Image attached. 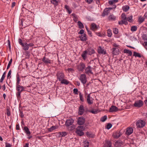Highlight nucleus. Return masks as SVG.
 I'll return each instance as SVG.
<instances>
[{"label": "nucleus", "instance_id": "obj_1", "mask_svg": "<svg viewBox=\"0 0 147 147\" xmlns=\"http://www.w3.org/2000/svg\"><path fill=\"white\" fill-rule=\"evenodd\" d=\"M85 130V127L82 126H79L76 129V133L79 136H82L84 135L83 131Z\"/></svg>", "mask_w": 147, "mask_h": 147}, {"label": "nucleus", "instance_id": "obj_2", "mask_svg": "<svg viewBox=\"0 0 147 147\" xmlns=\"http://www.w3.org/2000/svg\"><path fill=\"white\" fill-rule=\"evenodd\" d=\"M145 122L142 120H138L136 123V126L138 128L143 127L145 125Z\"/></svg>", "mask_w": 147, "mask_h": 147}, {"label": "nucleus", "instance_id": "obj_3", "mask_svg": "<svg viewBox=\"0 0 147 147\" xmlns=\"http://www.w3.org/2000/svg\"><path fill=\"white\" fill-rule=\"evenodd\" d=\"M143 102L141 100L136 101L134 104V107H136L140 108L143 105Z\"/></svg>", "mask_w": 147, "mask_h": 147}, {"label": "nucleus", "instance_id": "obj_4", "mask_svg": "<svg viewBox=\"0 0 147 147\" xmlns=\"http://www.w3.org/2000/svg\"><path fill=\"white\" fill-rule=\"evenodd\" d=\"M57 79L61 81L64 78V75L62 72H58L56 74Z\"/></svg>", "mask_w": 147, "mask_h": 147}, {"label": "nucleus", "instance_id": "obj_5", "mask_svg": "<svg viewBox=\"0 0 147 147\" xmlns=\"http://www.w3.org/2000/svg\"><path fill=\"white\" fill-rule=\"evenodd\" d=\"M80 80L83 84L86 83L87 80L86 75L84 74H81L80 78Z\"/></svg>", "mask_w": 147, "mask_h": 147}, {"label": "nucleus", "instance_id": "obj_6", "mask_svg": "<svg viewBox=\"0 0 147 147\" xmlns=\"http://www.w3.org/2000/svg\"><path fill=\"white\" fill-rule=\"evenodd\" d=\"M121 18L123 22V24L125 25L127 24V18L125 14L123 13L121 15Z\"/></svg>", "mask_w": 147, "mask_h": 147}, {"label": "nucleus", "instance_id": "obj_7", "mask_svg": "<svg viewBox=\"0 0 147 147\" xmlns=\"http://www.w3.org/2000/svg\"><path fill=\"white\" fill-rule=\"evenodd\" d=\"M87 53H88L89 55H91L92 53L90 52L86 51L83 52L82 55V56L84 60H85L86 58V55Z\"/></svg>", "mask_w": 147, "mask_h": 147}, {"label": "nucleus", "instance_id": "obj_8", "mask_svg": "<svg viewBox=\"0 0 147 147\" xmlns=\"http://www.w3.org/2000/svg\"><path fill=\"white\" fill-rule=\"evenodd\" d=\"M85 67V65L83 63H80L78 66V69L80 71H82Z\"/></svg>", "mask_w": 147, "mask_h": 147}, {"label": "nucleus", "instance_id": "obj_9", "mask_svg": "<svg viewBox=\"0 0 147 147\" xmlns=\"http://www.w3.org/2000/svg\"><path fill=\"white\" fill-rule=\"evenodd\" d=\"M119 52V49L118 48H113L112 49V54L114 55H118Z\"/></svg>", "mask_w": 147, "mask_h": 147}, {"label": "nucleus", "instance_id": "obj_10", "mask_svg": "<svg viewBox=\"0 0 147 147\" xmlns=\"http://www.w3.org/2000/svg\"><path fill=\"white\" fill-rule=\"evenodd\" d=\"M74 120L72 119L67 120L65 123V125L67 126H69L71 125L74 122Z\"/></svg>", "mask_w": 147, "mask_h": 147}, {"label": "nucleus", "instance_id": "obj_11", "mask_svg": "<svg viewBox=\"0 0 147 147\" xmlns=\"http://www.w3.org/2000/svg\"><path fill=\"white\" fill-rule=\"evenodd\" d=\"M118 108L115 106H112L109 109V112H115L117 111Z\"/></svg>", "mask_w": 147, "mask_h": 147}, {"label": "nucleus", "instance_id": "obj_12", "mask_svg": "<svg viewBox=\"0 0 147 147\" xmlns=\"http://www.w3.org/2000/svg\"><path fill=\"white\" fill-rule=\"evenodd\" d=\"M85 122V119L82 117H79L78 119V123L80 125H82Z\"/></svg>", "mask_w": 147, "mask_h": 147}, {"label": "nucleus", "instance_id": "obj_13", "mask_svg": "<svg viewBox=\"0 0 147 147\" xmlns=\"http://www.w3.org/2000/svg\"><path fill=\"white\" fill-rule=\"evenodd\" d=\"M121 135V133L119 131H117L114 132L113 134V137L116 139L118 138Z\"/></svg>", "mask_w": 147, "mask_h": 147}, {"label": "nucleus", "instance_id": "obj_14", "mask_svg": "<svg viewBox=\"0 0 147 147\" xmlns=\"http://www.w3.org/2000/svg\"><path fill=\"white\" fill-rule=\"evenodd\" d=\"M84 111V107L82 105L80 106L79 108L78 114L80 115H82L83 114Z\"/></svg>", "mask_w": 147, "mask_h": 147}, {"label": "nucleus", "instance_id": "obj_15", "mask_svg": "<svg viewBox=\"0 0 147 147\" xmlns=\"http://www.w3.org/2000/svg\"><path fill=\"white\" fill-rule=\"evenodd\" d=\"M85 72L86 74H91L92 72L91 67L89 66H88L85 69Z\"/></svg>", "mask_w": 147, "mask_h": 147}, {"label": "nucleus", "instance_id": "obj_16", "mask_svg": "<svg viewBox=\"0 0 147 147\" xmlns=\"http://www.w3.org/2000/svg\"><path fill=\"white\" fill-rule=\"evenodd\" d=\"M133 132V129L131 127H128L126 131V134L128 135H130Z\"/></svg>", "mask_w": 147, "mask_h": 147}, {"label": "nucleus", "instance_id": "obj_17", "mask_svg": "<svg viewBox=\"0 0 147 147\" xmlns=\"http://www.w3.org/2000/svg\"><path fill=\"white\" fill-rule=\"evenodd\" d=\"M42 61L45 64H50L51 63V60L45 57H43Z\"/></svg>", "mask_w": 147, "mask_h": 147}, {"label": "nucleus", "instance_id": "obj_18", "mask_svg": "<svg viewBox=\"0 0 147 147\" xmlns=\"http://www.w3.org/2000/svg\"><path fill=\"white\" fill-rule=\"evenodd\" d=\"M16 89L18 92H21L24 90V87L19 85H18L16 86Z\"/></svg>", "mask_w": 147, "mask_h": 147}, {"label": "nucleus", "instance_id": "obj_19", "mask_svg": "<svg viewBox=\"0 0 147 147\" xmlns=\"http://www.w3.org/2000/svg\"><path fill=\"white\" fill-rule=\"evenodd\" d=\"M98 51L99 53L105 54L106 53V51L101 47H99L98 48Z\"/></svg>", "mask_w": 147, "mask_h": 147}, {"label": "nucleus", "instance_id": "obj_20", "mask_svg": "<svg viewBox=\"0 0 147 147\" xmlns=\"http://www.w3.org/2000/svg\"><path fill=\"white\" fill-rule=\"evenodd\" d=\"M109 12V9H108V8H106L104 9L102 16L104 17L106 15H108Z\"/></svg>", "mask_w": 147, "mask_h": 147}, {"label": "nucleus", "instance_id": "obj_21", "mask_svg": "<svg viewBox=\"0 0 147 147\" xmlns=\"http://www.w3.org/2000/svg\"><path fill=\"white\" fill-rule=\"evenodd\" d=\"M108 19L110 21H115L116 20V17L113 14L110 15L109 16Z\"/></svg>", "mask_w": 147, "mask_h": 147}, {"label": "nucleus", "instance_id": "obj_22", "mask_svg": "<svg viewBox=\"0 0 147 147\" xmlns=\"http://www.w3.org/2000/svg\"><path fill=\"white\" fill-rule=\"evenodd\" d=\"M99 28L98 25L92 23V30H96Z\"/></svg>", "mask_w": 147, "mask_h": 147}, {"label": "nucleus", "instance_id": "obj_23", "mask_svg": "<svg viewBox=\"0 0 147 147\" xmlns=\"http://www.w3.org/2000/svg\"><path fill=\"white\" fill-rule=\"evenodd\" d=\"M111 144L110 141H106L104 145V147H111Z\"/></svg>", "mask_w": 147, "mask_h": 147}, {"label": "nucleus", "instance_id": "obj_24", "mask_svg": "<svg viewBox=\"0 0 147 147\" xmlns=\"http://www.w3.org/2000/svg\"><path fill=\"white\" fill-rule=\"evenodd\" d=\"M22 46L23 47V49L24 51H27L28 49L29 46L28 44L26 42L24 43Z\"/></svg>", "mask_w": 147, "mask_h": 147}, {"label": "nucleus", "instance_id": "obj_25", "mask_svg": "<svg viewBox=\"0 0 147 147\" xmlns=\"http://www.w3.org/2000/svg\"><path fill=\"white\" fill-rule=\"evenodd\" d=\"M123 10L125 12L127 11L129 9V7L128 5H126L123 6L122 7Z\"/></svg>", "mask_w": 147, "mask_h": 147}, {"label": "nucleus", "instance_id": "obj_26", "mask_svg": "<svg viewBox=\"0 0 147 147\" xmlns=\"http://www.w3.org/2000/svg\"><path fill=\"white\" fill-rule=\"evenodd\" d=\"M51 3L55 5H57L60 2V0H51Z\"/></svg>", "mask_w": 147, "mask_h": 147}, {"label": "nucleus", "instance_id": "obj_27", "mask_svg": "<svg viewBox=\"0 0 147 147\" xmlns=\"http://www.w3.org/2000/svg\"><path fill=\"white\" fill-rule=\"evenodd\" d=\"M24 129L27 135H30V134L31 132L29 131V129L28 127L26 126L24 127Z\"/></svg>", "mask_w": 147, "mask_h": 147}, {"label": "nucleus", "instance_id": "obj_28", "mask_svg": "<svg viewBox=\"0 0 147 147\" xmlns=\"http://www.w3.org/2000/svg\"><path fill=\"white\" fill-rule=\"evenodd\" d=\"M58 128V127L57 125L53 126L50 128L48 129V131H49L51 132L54 129H57Z\"/></svg>", "mask_w": 147, "mask_h": 147}, {"label": "nucleus", "instance_id": "obj_29", "mask_svg": "<svg viewBox=\"0 0 147 147\" xmlns=\"http://www.w3.org/2000/svg\"><path fill=\"white\" fill-rule=\"evenodd\" d=\"M16 78H17V82L16 83V86L18 85H19V84L20 83V76L18 74H17L16 75Z\"/></svg>", "mask_w": 147, "mask_h": 147}, {"label": "nucleus", "instance_id": "obj_30", "mask_svg": "<svg viewBox=\"0 0 147 147\" xmlns=\"http://www.w3.org/2000/svg\"><path fill=\"white\" fill-rule=\"evenodd\" d=\"M145 19L144 17L140 16L138 19V22L141 24L143 22L144 20Z\"/></svg>", "mask_w": 147, "mask_h": 147}, {"label": "nucleus", "instance_id": "obj_31", "mask_svg": "<svg viewBox=\"0 0 147 147\" xmlns=\"http://www.w3.org/2000/svg\"><path fill=\"white\" fill-rule=\"evenodd\" d=\"M90 94H89L87 95V101L88 103L89 104L91 105L92 104V102L90 100Z\"/></svg>", "mask_w": 147, "mask_h": 147}, {"label": "nucleus", "instance_id": "obj_32", "mask_svg": "<svg viewBox=\"0 0 147 147\" xmlns=\"http://www.w3.org/2000/svg\"><path fill=\"white\" fill-rule=\"evenodd\" d=\"M61 81V84H64L66 85L68 84L69 83L68 81L65 79H64Z\"/></svg>", "mask_w": 147, "mask_h": 147}, {"label": "nucleus", "instance_id": "obj_33", "mask_svg": "<svg viewBox=\"0 0 147 147\" xmlns=\"http://www.w3.org/2000/svg\"><path fill=\"white\" fill-rule=\"evenodd\" d=\"M78 24L79 26V28H84V26L83 24L80 21H78Z\"/></svg>", "mask_w": 147, "mask_h": 147}, {"label": "nucleus", "instance_id": "obj_34", "mask_svg": "<svg viewBox=\"0 0 147 147\" xmlns=\"http://www.w3.org/2000/svg\"><path fill=\"white\" fill-rule=\"evenodd\" d=\"M133 55L135 56V57H138L140 58L141 57V54L138 53H137L136 52H134Z\"/></svg>", "mask_w": 147, "mask_h": 147}, {"label": "nucleus", "instance_id": "obj_35", "mask_svg": "<svg viewBox=\"0 0 147 147\" xmlns=\"http://www.w3.org/2000/svg\"><path fill=\"white\" fill-rule=\"evenodd\" d=\"M65 8L67 9V11L69 14L71 13V10L69 9V7L68 5H65Z\"/></svg>", "mask_w": 147, "mask_h": 147}, {"label": "nucleus", "instance_id": "obj_36", "mask_svg": "<svg viewBox=\"0 0 147 147\" xmlns=\"http://www.w3.org/2000/svg\"><path fill=\"white\" fill-rule=\"evenodd\" d=\"M80 38L81 40L82 41H85L86 40V35L85 34L84 35H82L80 36Z\"/></svg>", "mask_w": 147, "mask_h": 147}, {"label": "nucleus", "instance_id": "obj_37", "mask_svg": "<svg viewBox=\"0 0 147 147\" xmlns=\"http://www.w3.org/2000/svg\"><path fill=\"white\" fill-rule=\"evenodd\" d=\"M112 35V33L110 29H109L107 30V36L109 37H111Z\"/></svg>", "mask_w": 147, "mask_h": 147}, {"label": "nucleus", "instance_id": "obj_38", "mask_svg": "<svg viewBox=\"0 0 147 147\" xmlns=\"http://www.w3.org/2000/svg\"><path fill=\"white\" fill-rule=\"evenodd\" d=\"M137 29V27L136 26H132L131 29V30L132 32L136 31Z\"/></svg>", "mask_w": 147, "mask_h": 147}, {"label": "nucleus", "instance_id": "obj_39", "mask_svg": "<svg viewBox=\"0 0 147 147\" xmlns=\"http://www.w3.org/2000/svg\"><path fill=\"white\" fill-rule=\"evenodd\" d=\"M107 116L106 115H105L104 116L101 118L100 119V121L102 122H104L105 121L107 120Z\"/></svg>", "mask_w": 147, "mask_h": 147}, {"label": "nucleus", "instance_id": "obj_40", "mask_svg": "<svg viewBox=\"0 0 147 147\" xmlns=\"http://www.w3.org/2000/svg\"><path fill=\"white\" fill-rule=\"evenodd\" d=\"M133 16L132 15L130 16L127 18V21H128L129 22H131L133 21L132 19Z\"/></svg>", "mask_w": 147, "mask_h": 147}, {"label": "nucleus", "instance_id": "obj_41", "mask_svg": "<svg viewBox=\"0 0 147 147\" xmlns=\"http://www.w3.org/2000/svg\"><path fill=\"white\" fill-rule=\"evenodd\" d=\"M113 32L115 34H117L118 33V29L117 28H113Z\"/></svg>", "mask_w": 147, "mask_h": 147}, {"label": "nucleus", "instance_id": "obj_42", "mask_svg": "<svg viewBox=\"0 0 147 147\" xmlns=\"http://www.w3.org/2000/svg\"><path fill=\"white\" fill-rule=\"evenodd\" d=\"M59 134L62 137H64L67 135V134L66 132L64 131L61 132H60Z\"/></svg>", "mask_w": 147, "mask_h": 147}, {"label": "nucleus", "instance_id": "obj_43", "mask_svg": "<svg viewBox=\"0 0 147 147\" xmlns=\"http://www.w3.org/2000/svg\"><path fill=\"white\" fill-rule=\"evenodd\" d=\"M112 126V125L111 123H108L106 126V128L109 129Z\"/></svg>", "mask_w": 147, "mask_h": 147}, {"label": "nucleus", "instance_id": "obj_44", "mask_svg": "<svg viewBox=\"0 0 147 147\" xmlns=\"http://www.w3.org/2000/svg\"><path fill=\"white\" fill-rule=\"evenodd\" d=\"M12 62V59H11L9 61L7 69H8L10 67Z\"/></svg>", "mask_w": 147, "mask_h": 147}, {"label": "nucleus", "instance_id": "obj_45", "mask_svg": "<svg viewBox=\"0 0 147 147\" xmlns=\"http://www.w3.org/2000/svg\"><path fill=\"white\" fill-rule=\"evenodd\" d=\"M96 34L98 36L101 37H102L105 36V34H102L99 32L96 33Z\"/></svg>", "mask_w": 147, "mask_h": 147}, {"label": "nucleus", "instance_id": "obj_46", "mask_svg": "<svg viewBox=\"0 0 147 147\" xmlns=\"http://www.w3.org/2000/svg\"><path fill=\"white\" fill-rule=\"evenodd\" d=\"M89 146V142L88 141L85 142L84 144V147H88Z\"/></svg>", "mask_w": 147, "mask_h": 147}, {"label": "nucleus", "instance_id": "obj_47", "mask_svg": "<svg viewBox=\"0 0 147 147\" xmlns=\"http://www.w3.org/2000/svg\"><path fill=\"white\" fill-rule=\"evenodd\" d=\"M79 96H80V100L83 102L84 101V98H83V96L81 94V93H80L79 94Z\"/></svg>", "mask_w": 147, "mask_h": 147}, {"label": "nucleus", "instance_id": "obj_48", "mask_svg": "<svg viewBox=\"0 0 147 147\" xmlns=\"http://www.w3.org/2000/svg\"><path fill=\"white\" fill-rule=\"evenodd\" d=\"M113 46L114 47V48H119V45H117L115 43H114L113 44Z\"/></svg>", "mask_w": 147, "mask_h": 147}, {"label": "nucleus", "instance_id": "obj_49", "mask_svg": "<svg viewBox=\"0 0 147 147\" xmlns=\"http://www.w3.org/2000/svg\"><path fill=\"white\" fill-rule=\"evenodd\" d=\"M11 70H10L9 71L8 74H7V78H8L9 77H10V78H11Z\"/></svg>", "mask_w": 147, "mask_h": 147}, {"label": "nucleus", "instance_id": "obj_50", "mask_svg": "<svg viewBox=\"0 0 147 147\" xmlns=\"http://www.w3.org/2000/svg\"><path fill=\"white\" fill-rule=\"evenodd\" d=\"M74 93L75 94H78V90L77 88H74L73 90Z\"/></svg>", "mask_w": 147, "mask_h": 147}, {"label": "nucleus", "instance_id": "obj_51", "mask_svg": "<svg viewBox=\"0 0 147 147\" xmlns=\"http://www.w3.org/2000/svg\"><path fill=\"white\" fill-rule=\"evenodd\" d=\"M86 28L89 34L90 35V36H91V32L89 30L87 26H86Z\"/></svg>", "mask_w": 147, "mask_h": 147}, {"label": "nucleus", "instance_id": "obj_52", "mask_svg": "<svg viewBox=\"0 0 147 147\" xmlns=\"http://www.w3.org/2000/svg\"><path fill=\"white\" fill-rule=\"evenodd\" d=\"M18 42L22 46L24 44L22 43V40L21 39H18Z\"/></svg>", "mask_w": 147, "mask_h": 147}, {"label": "nucleus", "instance_id": "obj_53", "mask_svg": "<svg viewBox=\"0 0 147 147\" xmlns=\"http://www.w3.org/2000/svg\"><path fill=\"white\" fill-rule=\"evenodd\" d=\"M129 51V50L125 49L123 50V52L124 53H128Z\"/></svg>", "mask_w": 147, "mask_h": 147}, {"label": "nucleus", "instance_id": "obj_54", "mask_svg": "<svg viewBox=\"0 0 147 147\" xmlns=\"http://www.w3.org/2000/svg\"><path fill=\"white\" fill-rule=\"evenodd\" d=\"M8 43V46L9 47V49H11V46H10V42L9 40H8L7 41Z\"/></svg>", "mask_w": 147, "mask_h": 147}, {"label": "nucleus", "instance_id": "obj_55", "mask_svg": "<svg viewBox=\"0 0 147 147\" xmlns=\"http://www.w3.org/2000/svg\"><path fill=\"white\" fill-rule=\"evenodd\" d=\"M21 92H18L17 94V96L18 98H20V94Z\"/></svg>", "mask_w": 147, "mask_h": 147}, {"label": "nucleus", "instance_id": "obj_56", "mask_svg": "<svg viewBox=\"0 0 147 147\" xmlns=\"http://www.w3.org/2000/svg\"><path fill=\"white\" fill-rule=\"evenodd\" d=\"M113 3H114L113 0L109 1V5H111Z\"/></svg>", "mask_w": 147, "mask_h": 147}, {"label": "nucleus", "instance_id": "obj_57", "mask_svg": "<svg viewBox=\"0 0 147 147\" xmlns=\"http://www.w3.org/2000/svg\"><path fill=\"white\" fill-rule=\"evenodd\" d=\"M5 78V76H2L1 78V79L0 80L1 82H3Z\"/></svg>", "mask_w": 147, "mask_h": 147}, {"label": "nucleus", "instance_id": "obj_58", "mask_svg": "<svg viewBox=\"0 0 147 147\" xmlns=\"http://www.w3.org/2000/svg\"><path fill=\"white\" fill-rule=\"evenodd\" d=\"M11 145L10 144L6 143H5V147H11Z\"/></svg>", "mask_w": 147, "mask_h": 147}, {"label": "nucleus", "instance_id": "obj_59", "mask_svg": "<svg viewBox=\"0 0 147 147\" xmlns=\"http://www.w3.org/2000/svg\"><path fill=\"white\" fill-rule=\"evenodd\" d=\"M84 30L82 29L81 30L80 32H79V34H83L84 33Z\"/></svg>", "mask_w": 147, "mask_h": 147}, {"label": "nucleus", "instance_id": "obj_60", "mask_svg": "<svg viewBox=\"0 0 147 147\" xmlns=\"http://www.w3.org/2000/svg\"><path fill=\"white\" fill-rule=\"evenodd\" d=\"M7 114L8 116L10 115V112L9 109H7Z\"/></svg>", "mask_w": 147, "mask_h": 147}, {"label": "nucleus", "instance_id": "obj_61", "mask_svg": "<svg viewBox=\"0 0 147 147\" xmlns=\"http://www.w3.org/2000/svg\"><path fill=\"white\" fill-rule=\"evenodd\" d=\"M85 1L88 3H90L92 2V0H85Z\"/></svg>", "mask_w": 147, "mask_h": 147}, {"label": "nucleus", "instance_id": "obj_62", "mask_svg": "<svg viewBox=\"0 0 147 147\" xmlns=\"http://www.w3.org/2000/svg\"><path fill=\"white\" fill-rule=\"evenodd\" d=\"M28 45V46H29V47H32L34 46V44H33V43H30Z\"/></svg>", "mask_w": 147, "mask_h": 147}, {"label": "nucleus", "instance_id": "obj_63", "mask_svg": "<svg viewBox=\"0 0 147 147\" xmlns=\"http://www.w3.org/2000/svg\"><path fill=\"white\" fill-rule=\"evenodd\" d=\"M20 116L21 117H23L24 116L22 112H20Z\"/></svg>", "mask_w": 147, "mask_h": 147}, {"label": "nucleus", "instance_id": "obj_64", "mask_svg": "<svg viewBox=\"0 0 147 147\" xmlns=\"http://www.w3.org/2000/svg\"><path fill=\"white\" fill-rule=\"evenodd\" d=\"M128 54H129V56H131L132 55V53L131 51H130L128 53Z\"/></svg>", "mask_w": 147, "mask_h": 147}]
</instances>
